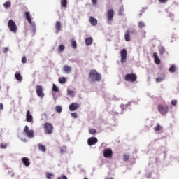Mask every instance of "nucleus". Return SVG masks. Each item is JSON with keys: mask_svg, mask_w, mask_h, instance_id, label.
I'll list each match as a JSON object with an SVG mask.
<instances>
[{"mask_svg": "<svg viewBox=\"0 0 179 179\" xmlns=\"http://www.w3.org/2000/svg\"><path fill=\"white\" fill-rule=\"evenodd\" d=\"M60 3L61 6H62L63 8H66V6H68V0H61Z\"/></svg>", "mask_w": 179, "mask_h": 179, "instance_id": "nucleus-25", "label": "nucleus"}, {"mask_svg": "<svg viewBox=\"0 0 179 179\" xmlns=\"http://www.w3.org/2000/svg\"><path fill=\"white\" fill-rule=\"evenodd\" d=\"M171 104L173 105V106H177V100H172L171 101Z\"/></svg>", "mask_w": 179, "mask_h": 179, "instance_id": "nucleus-46", "label": "nucleus"}, {"mask_svg": "<svg viewBox=\"0 0 179 179\" xmlns=\"http://www.w3.org/2000/svg\"><path fill=\"white\" fill-rule=\"evenodd\" d=\"M24 15L26 20H27L28 23H29V24H33V22H31V17L30 16V13L25 12Z\"/></svg>", "mask_w": 179, "mask_h": 179, "instance_id": "nucleus-17", "label": "nucleus"}, {"mask_svg": "<svg viewBox=\"0 0 179 179\" xmlns=\"http://www.w3.org/2000/svg\"><path fill=\"white\" fill-rule=\"evenodd\" d=\"M118 15L122 16L124 15V6H122L118 10Z\"/></svg>", "mask_w": 179, "mask_h": 179, "instance_id": "nucleus-27", "label": "nucleus"}, {"mask_svg": "<svg viewBox=\"0 0 179 179\" xmlns=\"http://www.w3.org/2000/svg\"><path fill=\"white\" fill-rule=\"evenodd\" d=\"M135 33V30L127 31L124 34V39L126 41H129L131 40V34H134Z\"/></svg>", "mask_w": 179, "mask_h": 179, "instance_id": "nucleus-12", "label": "nucleus"}, {"mask_svg": "<svg viewBox=\"0 0 179 179\" xmlns=\"http://www.w3.org/2000/svg\"><path fill=\"white\" fill-rule=\"evenodd\" d=\"M107 17L108 21L113 20L114 19V10L109 9L107 11Z\"/></svg>", "mask_w": 179, "mask_h": 179, "instance_id": "nucleus-11", "label": "nucleus"}, {"mask_svg": "<svg viewBox=\"0 0 179 179\" xmlns=\"http://www.w3.org/2000/svg\"><path fill=\"white\" fill-rule=\"evenodd\" d=\"M158 111L162 115H166L167 113H169V106L167 105H159L158 106Z\"/></svg>", "mask_w": 179, "mask_h": 179, "instance_id": "nucleus-5", "label": "nucleus"}, {"mask_svg": "<svg viewBox=\"0 0 179 179\" xmlns=\"http://www.w3.org/2000/svg\"><path fill=\"white\" fill-rule=\"evenodd\" d=\"M15 76L18 82H22V80H23V77L20 75V73H15Z\"/></svg>", "mask_w": 179, "mask_h": 179, "instance_id": "nucleus-22", "label": "nucleus"}, {"mask_svg": "<svg viewBox=\"0 0 179 179\" xmlns=\"http://www.w3.org/2000/svg\"><path fill=\"white\" fill-rule=\"evenodd\" d=\"M69 108L70 111H76V110L79 108V103H72L71 105H69Z\"/></svg>", "mask_w": 179, "mask_h": 179, "instance_id": "nucleus-13", "label": "nucleus"}, {"mask_svg": "<svg viewBox=\"0 0 179 179\" xmlns=\"http://www.w3.org/2000/svg\"><path fill=\"white\" fill-rule=\"evenodd\" d=\"M52 90L53 92H57V93H59V89L57 87V85L55 84H53Z\"/></svg>", "mask_w": 179, "mask_h": 179, "instance_id": "nucleus-36", "label": "nucleus"}, {"mask_svg": "<svg viewBox=\"0 0 179 179\" xmlns=\"http://www.w3.org/2000/svg\"><path fill=\"white\" fill-rule=\"evenodd\" d=\"M8 50H9L8 48H3L4 52H8Z\"/></svg>", "mask_w": 179, "mask_h": 179, "instance_id": "nucleus-50", "label": "nucleus"}, {"mask_svg": "<svg viewBox=\"0 0 179 179\" xmlns=\"http://www.w3.org/2000/svg\"><path fill=\"white\" fill-rule=\"evenodd\" d=\"M36 93L38 96V97H44L45 94H44V92H43V86L41 85H36Z\"/></svg>", "mask_w": 179, "mask_h": 179, "instance_id": "nucleus-8", "label": "nucleus"}, {"mask_svg": "<svg viewBox=\"0 0 179 179\" xmlns=\"http://www.w3.org/2000/svg\"><path fill=\"white\" fill-rule=\"evenodd\" d=\"M55 111L56 113H62V107H61L60 106H57L55 107Z\"/></svg>", "mask_w": 179, "mask_h": 179, "instance_id": "nucleus-33", "label": "nucleus"}, {"mask_svg": "<svg viewBox=\"0 0 179 179\" xmlns=\"http://www.w3.org/2000/svg\"><path fill=\"white\" fill-rule=\"evenodd\" d=\"M165 79V76H163L162 77H158L156 78V83H160V82H163Z\"/></svg>", "mask_w": 179, "mask_h": 179, "instance_id": "nucleus-28", "label": "nucleus"}, {"mask_svg": "<svg viewBox=\"0 0 179 179\" xmlns=\"http://www.w3.org/2000/svg\"><path fill=\"white\" fill-rule=\"evenodd\" d=\"M0 148L1 149H6V148H8V145L6 143H1L0 144Z\"/></svg>", "mask_w": 179, "mask_h": 179, "instance_id": "nucleus-39", "label": "nucleus"}, {"mask_svg": "<svg viewBox=\"0 0 179 179\" xmlns=\"http://www.w3.org/2000/svg\"><path fill=\"white\" fill-rule=\"evenodd\" d=\"M169 72H171L172 73L176 71V66L174 65L171 66V67L169 69Z\"/></svg>", "mask_w": 179, "mask_h": 179, "instance_id": "nucleus-37", "label": "nucleus"}, {"mask_svg": "<svg viewBox=\"0 0 179 179\" xmlns=\"http://www.w3.org/2000/svg\"><path fill=\"white\" fill-rule=\"evenodd\" d=\"M45 134L48 135H50V134H52L54 131V127H52V124L51 123L45 122L43 126Z\"/></svg>", "mask_w": 179, "mask_h": 179, "instance_id": "nucleus-3", "label": "nucleus"}, {"mask_svg": "<svg viewBox=\"0 0 179 179\" xmlns=\"http://www.w3.org/2000/svg\"><path fill=\"white\" fill-rule=\"evenodd\" d=\"M64 50H65V45H60L57 49V51L59 52H64Z\"/></svg>", "mask_w": 179, "mask_h": 179, "instance_id": "nucleus-31", "label": "nucleus"}, {"mask_svg": "<svg viewBox=\"0 0 179 179\" xmlns=\"http://www.w3.org/2000/svg\"><path fill=\"white\" fill-rule=\"evenodd\" d=\"M31 26H32V31L33 33H36V23H32L31 24Z\"/></svg>", "mask_w": 179, "mask_h": 179, "instance_id": "nucleus-40", "label": "nucleus"}, {"mask_svg": "<svg viewBox=\"0 0 179 179\" xmlns=\"http://www.w3.org/2000/svg\"><path fill=\"white\" fill-rule=\"evenodd\" d=\"M59 83L60 84L66 83V78L65 77H60L59 78Z\"/></svg>", "mask_w": 179, "mask_h": 179, "instance_id": "nucleus-29", "label": "nucleus"}, {"mask_svg": "<svg viewBox=\"0 0 179 179\" xmlns=\"http://www.w3.org/2000/svg\"><path fill=\"white\" fill-rule=\"evenodd\" d=\"M127 52L126 49H122L120 51L121 64H124V62H127Z\"/></svg>", "mask_w": 179, "mask_h": 179, "instance_id": "nucleus-7", "label": "nucleus"}, {"mask_svg": "<svg viewBox=\"0 0 179 179\" xmlns=\"http://www.w3.org/2000/svg\"><path fill=\"white\" fill-rule=\"evenodd\" d=\"M89 134H90V135H95V134H97V130L96 129H90Z\"/></svg>", "mask_w": 179, "mask_h": 179, "instance_id": "nucleus-32", "label": "nucleus"}, {"mask_svg": "<svg viewBox=\"0 0 179 179\" xmlns=\"http://www.w3.org/2000/svg\"><path fill=\"white\" fill-rule=\"evenodd\" d=\"M57 179H68V178L65 175H62V176L57 178Z\"/></svg>", "mask_w": 179, "mask_h": 179, "instance_id": "nucleus-44", "label": "nucleus"}, {"mask_svg": "<svg viewBox=\"0 0 179 179\" xmlns=\"http://www.w3.org/2000/svg\"><path fill=\"white\" fill-rule=\"evenodd\" d=\"M155 131H156V132H157V131H162V129H163V127L162 126H160V124H157V126L155 127H154Z\"/></svg>", "mask_w": 179, "mask_h": 179, "instance_id": "nucleus-30", "label": "nucleus"}, {"mask_svg": "<svg viewBox=\"0 0 179 179\" xmlns=\"http://www.w3.org/2000/svg\"><path fill=\"white\" fill-rule=\"evenodd\" d=\"M12 3H10V1H6L3 4V6L5 8V9H8L9 8H10Z\"/></svg>", "mask_w": 179, "mask_h": 179, "instance_id": "nucleus-26", "label": "nucleus"}, {"mask_svg": "<svg viewBox=\"0 0 179 179\" xmlns=\"http://www.w3.org/2000/svg\"><path fill=\"white\" fill-rule=\"evenodd\" d=\"M0 89H1V86H0Z\"/></svg>", "mask_w": 179, "mask_h": 179, "instance_id": "nucleus-52", "label": "nucleus"}, {"mask_svg": "<svg viewBox=\"0 0 179 179\" xmlns=\"http://www.w3.org/2000/svg\"><path fill=\"white\" fill-rule=\"evenodd\" d=\"M55 28H56V33H59V31L61 30V22H59V21L56 22Z\"/></svg>", "mask_w": 179, "mask_h": 179, "instance_id": "nucleus-20", "label": "nucleus"}, {"mask_svg": "<svg viewBox=\"0 0 179 179\" xmlns=\"http://www.w3.org/2000/svg\"><path fill=\"white\" fill-rule=\"evenodd\" d=\"M8 27L10 29L13 33H16L17 31V25L13 20H10L8 22Z\"/></svg>", "mask_w": 179, "mask_h": 179, "instance_id": "nucleus-4", "label": "nucleus"}, {"mask_svg": "<svg viewBox=\"0 0 179 179\" xmlns=\"http://www.w3.org/2000/svg\"><path fill=\"white\" fill-rule=\"evenodd\" d=\"M60 152H61L62 155H64V153H66V146L61 147Z\"/></svg>", "mask_w": 179, "mask_h": 179, "instance_id": "nucleus-34", "label": "nucleus"}, {"mask_svg": "<svg viewBox=\"0 0 179 179\" xmlns=\"http://www.w3.org/2000/svg\"><path fill=\"white\" fill-rule=\"evenodd\" d=\"M92 43H93V38L92 37H90L85 39L86 45H92Z\"/></svg>", "mask_w": 179, "mask_h": 179, "instance_id": "nucleus-21", "label": "nucleus"}, {"mask_svg": "<svg viewBox=\"0 0 179 179\" xmlns=\"http://www.w3.org/2000/svg\"><path fill=\"white\" fill-rule=\"evenodd\" d=\"M160 3H166V2H169V0H158Z\"/></svg>", "mask_w": 179, "mask_h": 179, "instance_id": "nucleus-45", "label": "nucleus"}, {"mask_svg": "<svg viewBox=\"0 0 179 179\" xmlns=\"http://www.w3.org/2000/svg\"><path fill=\"white\" fill-rule=\"evenodd\" d=\"M92 3L94 4V5H96L97 3V0H92Z\"/></svg>", "mask_w": 179, "mask_h": 179, "instance_id": "nucleus-49", "label": "nucleus"}, {"mask_svg": "<svg viewBox=\"0 0 179 179\" xmlns=\"http://www.w3.org/2000/svg\"><path fill=\"white\" fill-rule=\"evenodd\" d=\"M72 93H73V91H68V94H72Z\"/></svg>", "mask_w": 179, "mask_h": 179, "instance_id": "nucleus-51", "label": "nucleus"}, {"mask_svg": "<svg viewBox=\"0 0 179 179\" xmlns=\"http://www.w3.org/2000/svg\"><path fill=\"white\" fill-rule=\"evenodd\" d=\"M153 57H154L155 64L159 65L160 64V59L159 58V56L157 55V52H154Z\"/></svg>", "mask_w": 179, "mask_h": 179, "instance_id": "nucleus-18", "label": "nucleus"}, {"mask_svg": "<svg viewBox=\"0 0 179 179\" xmlns=\"http://www.w3.org/2000/svg\"><path fill=\"white\" fill-rule=\"evenodd\" d=\"M3 110V104L0 103V111Z\"/></svg>", "mask_w": 179, "mask_h": 179, "instance_id": "nucleus-48", "label": "nucleus"}, {"mask_svg": "<svg viewBox=\"0 0 179 179\" xmlns=\"http://www.w3.org/2000/svg\"><path fill=\"white\" fill-rule=\"evenodd\" d=\"M123 160H124V162H128V160H129V155H128L127 154H124L123 155Z\"/></svg>", "mask_w": 179, "mask_h": 179, "instance_id": "nucleus-35", "label": "nucleus"}, {"mask_svg": "<svg viewBox=\"0 0 179 179\" xmlns=\"http://www.w3.org/2000/svg\"><path fill=\"white\" fill-rule=\"evenodd\" d=\"M138 27H139V29H143V27H145V22H143L142 21L138 22Z\"/></svg>", "mask_w": 179, "mask_h": 179, "instance_id": "nucleus-38", "label": "nucleus"}, {"mask_svg": "<svg viewBox=\"0 0 179 179\" xmlns=\"http://www.w3.org/2000/svg\"><path fill=\"white\" fill-rule=\"evenodd\" d=\"M22 162L25 167H29V166H30V159L29 158L24 157L22 159Z\"/></svg>", "mask_w": 179, "mask_h": 179, "instance_id": "nucleus-15", "label": "nucleus"}, {"mask_svg": "<svg viewBox=\"0 0 179 179\" xmlns=\"http://www.w3.org/2000/svg\"><path fill=\"white\" fill-rule=\"evenodd\" d=\"M101 74L97 72L96 70L92 69L90 71L89 73V79L90 82H101Z\"/></svg>", "mask_w": 179, "mask_h": 179, "instance_id": "nucleus-1", "label": "nucleus"}, {"mask_svg": "<svg viewBox=\"0 0 179 179\" xmlns=\"http://www.w3.org/2000/svg\"><path fill=\"white\" fill-rule=\"evenodd\" d=\"M38 150H41V152H45L47 150V148H45V145H43L42 144H38Z\"/></svg>", "mask_w": 179, "mask_h": 179, "instance_id": "nucleus-24", "label": "nucleus"}, {"mask_svg": "<svg viewBox=\"0 0 179 179\" xmlns=\"http://www.w3.org/2000/svg\"><path fill=\"white\" fill-rule=\"evenodd\" d=\"M63 71L66 73H71V72H72V67H71V66H69L68 65H65L63 67Z\"/></svg>", "mask_w": 179, "mask_h": 179, "instance_id": "nucleus-16", "label": "nucleus"}, {"mask_svg": "<svg viewBox=\"0 0 179 179\" xmlns=\"http://www.w3.org/2000/svg\"><path fill=\"white\" fill-rule=\"evenodd\" d=\"M103 156L106 159H110V157H113V150L110 148H106L103 151Z\"/></svg>", "mask_w": 179, "mask_h": 179, "instance_id": "nucleus-9", "label": "nucleus"}, {"mask_svg": "<svg viewBox=\"0 0 179 179\" xmlns=\"http://www.w3.org/2000/svg\"><path fill=\"white\" fill-rule=\"evenodd\" d=\"M99 142L97 138L96 137H90L87 140V143L89 146H93V145H96Z\"/></svg>", "mask_w": 179, "mask_h": 179, "instance_id": "nucleus-10", "label": "nucleus"}, {"mask_svg": "<svg viewBox=\"0 0 179 179\" xmlns=\"http://www.w3.org/2000/svg\"><path fill=\"white\" fill-rule=\"evenodd\" d=\"M26 120L27 122H33V115L30 114V110L27 111Z\"/></svg>", "mask_w": 179, "mask_h": 179, "instance_id": "nucleus-14", "label": "nucleus"}, {"mask_svg": "<svg viewBox=\"0 0 179 179\" xmlns=\"http://www.w3.org/2000/svg\"><path fill=\"white\" fill-rule=\"evenodd\" d=\"M71 43L72 48L76 50V48H78V43H76V41H75V39H71Z\"/></svg>", "mask_w": 179, "mask_h": 179, "instance_id": "nucleus-23", "label": "nucleus"}, {"mask_svg": "<svg viewBox=\"0 0 179 179\" xmlns=\"http://www.w3.org/2000/svg\"><path fill=\"white\" fill-rule=\"evenodd\" d=\"M24 132L28 138H34V131L33 130H29V126L24 127Z\"/></svg>", "mask_w": 179, "mask_h": 179, "instance_id": "nucleus-6", "label": "nucleus"}, {"mask_svg": "<svg viewBox=\"0 0 179 179\" xmlns=\"http://www.w3.org/2000/svg\"><path fill=\"white\" fill-rule=\"evenodd\" d=\"M72 118H78V113H71Z\"/></svg>", "mask_w": 179, "mask_h": 179, "instance_id": "nucleus-42", "label": "nucleus"}, {"mask_svg": "<svg viewBox=\"0 0 179 179\" xmlns=\"http://www.w3.org/2000/svg\"><path fill=\"white\" fill-rule=\"evenodd\" d=\"M124 79L127 82H131V83H134V82H136V80L138 79V76L136 74L132 73H127Z\"/></svg>", "mask_w": 179, "mask_h": 179, "instance_id": "nucleus-2", "label": "nucleus"}, {"mask_svg": "<svg viewBox=\"0 0 179 179\" xmlns=\"http://www.w3.org/2000/svg\"><path fill=\"white\" fill-rule=\"evenodd\" d=\"M90 22L92 26H97V19L90 17Z\"/></svg>", "mask_w": 179, "mask_h": 179, "instance_id": "nucleus-19", "label": "nucleus"}, {"mask_svg": "<svg viewBox=\"0 0 179 179\" xmlns=\"http://www.w3.org/2000/svg\"><path fill=\"white\" fill-rule=\"evenodd\" d=\"M22 64H26L27 62V59L26 58V56H24L22 59Z\"/></svg>", "mask_w": 179, "mask_h": 179, "instance_id": "nucleus-43", "label": "nucleus"}, {"mask_svg": "<svg viewBox=\"0 0 179 179\" xmlns=\"http://www.w3.org/2000/svg\"><path fill=\"white\" fill-rule=\"evenodd\" d=\"M164 52V48H161L160 50H159V54H163Z\"/></svg>", "mask_w": 179, "mask_h": 179, "instance_id": "nucleus-47", "label": "nucleus"}, {"mask_svg": "<svg viewBox=\"0 0 179 179\" xmlns=\"http://www.w3.org/2000/svg\"><path fill=\"white\" fill-rule=\"evenodd\" d=\"M52 176H54V175H52V173H48L46 174V178H47L48 179H51V178H52Z\"/></svg>", "mask_w": 179, "mask_h": 179, "instance_id": "nucleus-41", "label": "nucleus"}]
</instances>
